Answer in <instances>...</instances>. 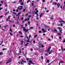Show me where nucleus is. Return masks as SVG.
Masks as SVG:
<instances>
[{"label":"nucleus","mask_w":65,"mask_h":65,"mask_svg":"<svg viewBox=\"0 0 65 65\" xmlns=\"http://www.w3.org/2000/svg\"><path fill=\"white\" fill-rule=\"evenodd\" d=\"M22 7H23V6H20L18 7V9H19V10H22V9H23Z\"/></svg>","instance_id":"obj_1"},{"label":"nucleus","mask_w":65,"mask_h":65,"mask_svg":"<svg viewBox=\"0 0 65 65\" xmlns=\"http://www.w3.org/2000/svg\"><path fill=\"white\" fill-rule=\"evenodd\" d=\"M8 60V61H7L6 62V64H8V63H9V62H11V61H12V60H11V58H10Z\"/></svg>","instance_id":"obj_2"},{"label":"nucleus","mask_w":65,"mask_h":65,"mask_svg":"<svg viewBox=\"0 0 65 65\" xmlns=\"http://www.w3.org/2000/svg\"><path fill=\"white\" fill-rule=\"evenodd\" d=\"M51 46H50L48 48V49L47 50V53L49 52L50 51V50H51Z\"/></svg>","instance_id":"obj_3"},{"label":"nucleus","mask_w":65,"mask_h":65,"mask_svg":"<svg viewBox=\"0 0 65 65\" xmlns=\"http://www.w3.org/2000/svg\"><path fill=\"white\" fill-rule=\"evenodd\" d=\"M23 30L24 31H25V32H27L28 31L29 29H27L26 30V28H24V29H23Z\"/></svg>","instance_id":"obj_4"},{"label":"nucleus","mask_w":65,"mask_h":65,"mask_svg":"<svg viewBox=\"0 0 65 65\" xmlns=\"http://www.w3.org/2000/svg\"><path fill=\"white\" fill-rule=\"evenodd\" d=\"M57 8H59V7L60 6V4L58 3L57 4Z\"/></svg>","instance_id":"obj_5"},{"label":"nucleus","mask_w":65,"mask_h":65,"mask_svg":"<svg viewBox=\"0 0 65 65\" xmlns=\"http://www.w3.org/2000/svg\"><path fill=\"white\" fill-rule=\"evenodd\" d=\"M20 4L21 5H22V6H24V3L23 2H21V3H20Z\"/></svg>","instance_id":"obj_6"},{"label":"nucleus","mask_w":65,"mask_h":65,"mask_svg":"<svg viewBox=\"0 0 65 65\" xmlns=\"http://www.w3.org/2000/svg\"><path fill=\"white\" fill-rule=\"evenodd\" d=\"M28 44H29V43H27L26 44H25V46H27L28 45Z\"/></svg>","instance_id":"obj_7"},{"label":"nucleus","mask_w":65,"mask_h":65,"mask_svg":"<svg viewBox=\"0 0 65 65\" xmlns=\"http://www.w3.org/2000/svg\"><path fill=\"white\" fill-rule=\"evenodd\" d=\"M59 62L60 63H64V61H60Z\"/></svg>","instance_id":"obj_8"},{"label":"nucleus","mask_w":65,"mask_h":65,"mask_svg":"<svg viewBox=\"0 0 65 65\" xmlns=\"http://www.w3.org/2000/svg\"><path fill=\"white\" fill-rule=\"evenodd\" d=\"M21 42H22V44H21L22 45H23V42H24V41L23 42V41H21Z\"/></svg>","instance_id":"obj_9"},{"label":"nucleus","mask_w":65,"mask_h":65,"mask_svg":"<svg viewBox=\"0 0 65 65\" xmlns=\"http://www.w3.org/2000/svg\"><path fill=\"white\" fill-rule=\"evenodd\" d=\"M43 15V14L42 13L40 15V18H41V16Z\"/></svg>","instance_id":"obj_10"},{"label":"nucleus","mask_w":65,"mask_h":65,"mask_svg":"<svg viewBox=\"0 0 65 65\" xmlns=\"http://www.w3.org/2000/svg\"><path fill=\"white\" fill-rule=\"evenodd\" d=\"M10 35H11V36H12V33L11 32L10 33Z\"/></svg>","instance_id":"obj_11"},{"label":"nucleus","mask_w":65,"mask_h":65,"mask_svg":"<svg viewBox=\"0 0 65 65\" xmlns=\"http://www.w3.org/2000/svg\"><path fill=\"white\" fill-rule=\"evenodd\" d=\"M60 19V20H61V21H62V22H63V23H65V22L63 20H62V19Z\"/></svg>","instance_id":"obj_12"},{"label":"nucleus","mask_w":65,"mask_h":65,"mask_svg":"<svg viewBox=\"0 0 65 65\" xmlns=\"http://www.w3.org/2000/svg\"><path fill=\"white\" fill-rule=\"evenodd\" d=\"M9 30L10 31V32H12V29H11V28H10Z\"/></svg>","instance_id":"obj_13"},{"label":"nucleus","mask_w":65,"mask_h":65,"mask_svg":"<svg viewBox=\"0 0 65 65\" xmlns=\"http://www.w3.org/2000/svg\"><path fill=\"white\" fill-rule=\"evenodd\" d=\"M54 31H55V32H58V31L56 29H54Z\"/></svg>","instance_id":"obj_14"},{"label":"nucleus","mask_w":65,"mask_h":65,"mask_svg":"<svg viewBox=\"0 0 65 65\" xmlns=\"http://www.w3.org/2000/svg\"><path fill=\"white\" fill-rule=\"evenodd\" d=\"M3 54V52H0V55H2Z\"/></svg>","instance_id":"obj_15"},{"label":"nucleus","mask_w":65,"mask_h":65,"mask_svg":"<svg viewBox=\"0 0 65 65\" xmlns=\"http://www.w3.org/2000/svg\"><path fill=\"white\" fill-rule=\"evenodd\" d=\"M50 19H51V20H53L54 19V18H53L52 17H50Z\"/></svg>","instance_id":"obj_16"},{"label":"nucleus","mask_w":65,"mask_h":65,"mask_svg":"<svg viewBox=\"0 0 65 65\" xmlns=\"http://www.w3.org/2000/svg\"><path fill=\"white\" fill-rule=\"evenodd\" d=\"M21 20H22V21H23V19H24V17H21Z\"/></svg>","instance_id":"obj_17"},{"label":"nucleus","mask_w":65,"mask_h":65,"mask_svg":"<svg viewBox=\"0 0 65 65\" xmlns=\"http://www.w3.org/2000/svg\"><path fill=\"white\" fill-rule=\"evenodd\" d=\"M42 1L43 3L45 2V0H42Z\"/></svg>","instance_id":"obj_18"},{"label":"nucleus","mask_w":65,"mask_h":65,"mask_svg":"<svg viewBox=\"0 0 65 65\" xmlns=\"http://www.w3.org/2000/svg\"><path fill=\"white\" fill-rule=\"evenodd\" d=\"M19 33H20V34H22V33L21 31H20L19 32Z\"/></svg>","instance_id":"obj_19"},{"label":"nucleus","mask_w":65,"mask_h":65,"mask_svg":"<svg viewBox=\"0 0 65 65\" xmlns=\"http://www.w3.org/2000/svg\"><path fill=\"white\" fill-rule=\"evenodd\" d=\"M19 53H22V52H21V49H20L19 50Z\"/></svg>","instance_id":"obj_20"},{"label":"nucleus","mask_w":65,"mask_h":65,"mask_svg":"<svg viewBox=\"0 0 65 65\" xmlns=\"http://www.w3.org/2000/svg\"><path fill=\"white\" fill-rule=\"evenodd\" d=\"M57 29H58L59 30H60V29H61V27H57Z\"/></svg>","instance_id":"obj_21"},{"label":"nucleus","mask_w":65,"mask_h":65,"mask_svg":"<svg viewBox=\"0 0 65 65\" xmlns=\"http://www.w3.org/2000/svg\"><path fill=\"white\" fill-rule=\"evenodd\" d=\"M57 3H56V2H55V3H54L55 5H57Z\"/></svg>","instance_id":"obj_22"},{"label":"nucleus","mask_w":65,"mask_h":65,"mask_svg":"<svg viewBox=\"0 0 65 65\" xmlns=\"http://www.w3.org/2000/svg\"><path fill=\"white\" fill-rule=\"evenodd\" d=\"M17 2V1H16L12 2V3H15Z\"/></svg>","instance_id":"obj_23"},{"label":"nucleus","mask_w":65,"mask_h":65,"mask_svg":"<svg viewBox=\"0 0 65 65\" xmlns=\"http://www.w3.org/2000/svg\"><path fill=\"white\" fill-rule=\"evenodd\" d=\"M49 61H50V60H47V63H48V62H49Z\"/></svg>","instance_id":"obj_24"},{"label":"nucleus","mask_w":65,"mask_h":65,"mask_svg":"<svg viewBox=\"0 0 65 65\" xmlns=\"http://www.w3.org/2000/svg\"><path fill=\"white\" fill-rule=\"evenodd\" d=\"M41 58L42 60H43V56H41Z\"/></svg>","instance_id":"obj_25"},{"label":"nucleus","mask_w":65,"mask_h":65,"mask_svg":"<svg viewBox=\"0 0 65 65\" xmlns=\"http://www.w3.org/2000/svg\"><path fill=\"white\" fill-rule=\"evenodd\" d=\"M41 47H44V46H43V45H41Z\"/></svg>","instance_id":"obj_26"},{"label":"nucleus","mask_w":65,"mask_h":65,"mask_svg":"<svg viewBox=\"0 0 65 65\" xmlns=\"http://www.w3.org/2000/svg\"><path fill=\"white\" fill-rule=\"evenodd\" d=\"M30 0H28V1H27V3H29V2H30Z\"/></svg>","instance_id":"obj_27"},{"label":"nucleus","mask_w":65,"mask_h":65,"mask_svg":"<svg viewBox=\"0 0 65 65\" xmlns=\"http://www.w3.org/2000/svg\"><path fill=\"white\" fill-rule=\"evenodd\" d=\"M44 26L45 27H47V26L46 25H44Z\"/></svg>","instance_id":"obj_28"},{"label":"nucleus","mask_w":65,"mask_h":65,"mask_svg":"<svg viewBox=\"0 0 65 65\" xmlns=\"http://www.w3.org/2000/svg\"><path fill=\"white\" fill-rule=\"evenodd\" d=\"M23 12H26V9H24L23 10Z\"/></svg>","instance_id":"obj_29"},{"label":"nucleus","mask_w":65,"mask_h":65,"mask_svg":"<svg viewBox=\"0 0 65 65\" xmlns=\"http://www.w3.org/2000/svg\"><path fill=\"white\" fill-rule=\"evenodd\" d=\"M20 62L21 63V64H22V65H23V62H22L21 60H20Z\"/></svg>","instance_id":"obj_30"},{"label":"nucleus","mask_w":65,"mask_h":65,"mask_svg":"<svg viewBox=\"0 0 65 65\" xmlns=\"http://www.w3.org/2000/svg\"><path fill=\"white\" fill-rule=\"evenodd\" d=\"M26 38H27L28 40H30V39H29V38H28V36H26Z\"/></svg>","instance_id":"obj_31"},{"label":"nucleus","mask_w":65,"mask_h":65,"mask_svg":"<svg viewBox=\"0 0 65 65\" xmlns=\"http://www.w3.org/2000/svg\"><path fill=\"white\" fill-rule=\"evenodd\" d=\"M42 31H44V29L43 28L42 29Z\"/></svg>","instance_id":"obj_32"},{"label":"nucleus","mask_w":65,"mask_h":65,"mask_svg":"<svg viewBox=\"0 0 65 65\" xmlns=\"http://www.w3.org/2000/svg\"><path fill=\"white\" fill-rule=\"evenodd\" d=\"M62 30H60L59 31H60V32H61V33H62Z\"/></svg>","instance_id":"obj_33"},{"label":"nucleus","mask_w":65,"mask_h":65,"mask_svg":"<svg viewBox=\"0 0 65 65\" xmlns=\"http://www.w3.org/2000/svg\"><path fill=\"white\" fill-rule=\"evenodd\" d=\"M10 16H9L8 17V18L7 19H9V18H10Z\"/></svg>","instance_id":"obj_34"},{"label":"nucleus","mask_w":65,"mask_h":65,"mask_svg":"<svg viewBox=\"0 0 65 65\" xmlns=\"http://www.w3.org/2000/svg\"><path fill=\"white\" fill-rule=\"evenodd\" d=\"M21 60L23 62H24V60L22 59H21Z\"/></svg>","instance_id":"obj_35"},{"label":"nucleus","mask_w":65,"mask_h":65,"mask_svg":"<svg viewBox=\"0 0 65 65\" xmlns=\"http://www.w3.org/2000/svg\"><path fill=\"white\" fill-rule=\"evenodd\" d=\"M39 33H41V31H39Z\"/></svg>","instance_id":"obj_36"},{"label":"nucleus","mask_w":65,"mask_h":65,"mask_svg":"<svg viewBox=\"0 0 65 65\" xmlns=\"http://www.w3.org/2000/svg\"><path fill=\"white\" fill-rule=\"evenodd\" d=\"M31 64H36V63H34L32 62H31Z\"/></svg>","instance_id":"obj_37"},{"label":"nucleus","mask_w":65,"mask_h":65,"mask_svg":"<svg viewBox=\"0 0 65 65\" xmlns=\"http://www.w3.org/2000/svg\"><path fill=\"white\" fill-rule=\"evenodd\" d=\"M19 1L20 2H22V0H21L20 1Z\"/></svg>","instance_id":"obj_38"},{"label":"nucleus","mask_w":65,"mask_h":65,"mask_svg":"<svg viewBox=\"0 0 65 65\" xmlns=\"http://www.w3.org/2000/svg\"><path fill=\"white\" fill-rule=\"evenodd\" d=\"M49 54L50 55V54H51V51H50L49 53Z\"/></svg>","instance_id":"obj_39"},{"label":"nucleus","mask_w":65,"mask_h":65,"mask_svg":"<svg viewBox=\"0 0 65 65\" xmlns=\"http://www.w3.org/2000/svg\"><path fill=\"white\" fill-rule=\"evenodd\" d=\"M19 11V10H18L17 9H16V11L17 12H18Z\"/></svg>","instance_id":"obj_40"},{"label":"nucleus","mask_w":65,"mask_h":65,"mask_svg":"<svg viewBox=\"0 0 65 65\" xmlns=\"http://www.w3.org/2000/svg\"><path fill=\"white\" fill-rule=\"evenodd\" d=\"M3 8H2V7H1L0 8V10H1V9H3Z\"/></svg>","instance_id":"obj_41"},{"label":"nucleus","mask_w":65,"mask_h":65,"mask_svg":"<svg viewBox=\"0 0 65 65\" xmlns=\"http://www.w3.org/2000/svg\"><path fill=\"white\" fill-rule=\"evenodd\" d=\"M61 50H62V51H63V47H62V46L61 47Z\"/></svg>","instance_id":"obj_42"},{"label":"nucleus","mask_w":65,"mask_h":65,"mask_svg":"<svg viewBox=\"0 0 65 65\" xmlns=\"http://www.w3.org/2000/svg\"><path fill=\"white\" fill-rule=\"evenodd\" d=\"M37 35H36L35 36H34V37H37Z\"/></svg>","instance_id":"obj_43"},{"label":"nucleus","mask_w":65,"mask_h":65,"mask_svg":"<svg viewBox=\"0 0 65 65\" xmlns=\"http://www.w3.org/2000/svg\"><path fill=\"white\" fill-rule=\"evenodd\" d=\"M1 2L2 3V4H3V1H1Z\"/></svg>","instance_id":"obj_44"},{"label":"nucleus","mask_w":65,"mask_h":65,"mask_svg":"<svg viewBox=\"0 0 65 65\" xmlns=\"http://www.w3.org/2000/svg\"><path fill=\"white\" fill-rule=\"evenodd\" d=\"M10 22H11V23H12V22H13V20H11L10 21Z\"/></svg>","instance_id":"obj_45"},{"label":"nucleus","mask_w":65,"mask_h":65,"mask_svg":"<svg viewBox=\"0 0 65 65\" xmlns=\"http://www.w3.org/2000/svg\"><path fill=\"white\" fill-rule=\"evenodd\" d=\"M13 12H15V9H14L13 10Z\"/></svg>","instance_id":"obj_46"},{"label":"nucleus","mask_w":65,"mask_h":65,"mask_svg":"<svg viewBox=\"0 0 65 65\" xmlns=\"http://www.w3.org/2000/svg\"><path fill=\"white\" fill-rule=\"evenodd\" d=\"M58 35H59V36H61L60 34H59V33H58Z\"/></svg>","instance_id":"obj_47"},{"label":"nucleus","mask_w":65,"mask_h":65,"mask_svg":"<svg viewBox=\"0 0 65 65\" xmlns=\"http://www.w3.org/2000/svg\"><path fill=\"white\" fill-rule=\"evenodd\" d=\"M30 29H32L33 28V27H31L30 28Z\"/></svg>","instance_id":"obj_48"},{"label":"nucleus","mask_w":65,"mask_h":65,"mask_svg":"<svg viewBox=\"0 0 65 65\" xmlns=\"http://www.w3.org/2000/svg\"><path fill=\"white\" fill-rule=\"evenodd\" d=\"M17 24H20V22H19L18 21V22L17 23Z\"/></svg>","instance_id":"obj_49"},{"label":"nucleus","mask_w":65,"mask_h":65,"mask_svg":"<svg viewBox=\"0 0 65 65\" xmlns=\"http://www.w3.org/2000/svg\"><path fill=\"white\" fill-rule=\"evenodd\" d=\"M49 11V10H47L46 11V12H48Z\"/></svg>","instance_id":"obj_50"},{"label":"nucleus","mask_w":65,"mask_h":65,"mask_svg":"<svg viewBox=\"0 0 65 65\" xmlns=\"http://www.w3.org/2000/svg\"><path fill=\"white\" fill-rule=\"evenodd\" d=\"M61 24V26H63V24L62 23H60Z\"/></svg>","instance_id":"obj_51"},{"label":"nucleus","mask_w":65,"mask_h":65,"mask_svg":"<svg viewBox=\"0 0 65 65\" xmlns=\"http://www.w3.org/2000/svg\"><path fill=\"white\" fill-rule=\"evenodd\" d=\"M45 55L46 56H47L48 55V54L47 53H46Z\"/></svg>","instance_id":"obj_52"},{"label":"nucleus","mask_w":65,"mask_h":65,"mask_svg":"<svg viewBox=\"0 0 65 65\" xmlns=\"http://www.w3.org/2000/svg\"><path fill=\"white\" fill-rule=\"evenodd\" d=\"M3 17V15H2L0 17V18H2Z\"/></svg>","instance_id":"obj_53"},{"label":"nucleus","mask_w":65,"mask_h":65,"mask_svg":"<svg viewBox=\"0 0 65 65\" xmlns=\"http://www.w3.org/2000/svg\"><path fill=\"white\" fill-rule=\"evenodd\" d=\"M20 37H21L22 38H23V36H20Z\"/></svg>","instance_id":"obj_54"},{"label":"nucleus","mask_w":65,"mask_h":65,"mask_svg":"<svg viewBox=\"0 0 65 65\" xmlns=\"http://www.w3.org/2000/svg\"><path fill=\"white\" fill-rule=\"evenodd\" d=\"M27 26V23H26L25 25V27H26Z\"/></svg>","instance_id":"obj_55"},{"label":"nucleus","mask_w":65,"mask_h":65,"mask_svg":"<svg viewBox=\"0 0 65 65\" xmlns=\"http://www.w3.org/2000/svg\"><path fill=\"white\" fill-rule=\"evenodd\" d=\"M32 17L31 15H29L28 16V17H29V18H30V17Z\"/></svg>","instance_id":"obj_56"},{"label":"nucleus","mask_w":65,"mask_h":65,"mask_svg":"<svg viewBox=\"0 0 65 65\" xmlns=\"http://www.w3.org/2000/svg\"><path fill=\"white\" fill-rule=\"evenodd\" d=\"M31 62H29V65H31Z\"/></svg>","instance_id":"obj_57"},{"label":"nucleus","mask_w":65,"mask_h":65,"mask_svg":"<svg viewBox=\"0 0 65 65\" xmlns=\"http://www.w3.org/2000/svg\"><path fill=\"white\" fill-rule=\"evenodd\" d=\"M33 42L34 43H35V40H34Z\"/></svg>","instance_id":"obj_58"},{"label":"nucleus","mask_w":65,"mask_h":65,"mask_svg":"<svg viewBox=\"0 0 65 65\" xmlns=\"http://www.w3.org/2000/svg\"><path fill=\"white\" fill-rule=\"evenodd\" d=\"M18 63L19 64H21V63L20 62V61H19Z\"/></svg>","instance_id":"obj_59"},{"label":"nucleus","mask_w":65,"mask_h":65,"mask_svg":"<svg viewBox=\"0 0 65 65\" xmlns=\"http://www.w3.org/2000/svg\"><path fill=\"white\" fill-rule=\"evenodd\" d=\"M31 5H32V6H33V5H34V3L31 4Z\"/></svg>","instance_id":"obj_60"},{"label":"nucleus","mask_w":65,"mask_h":65,"mask_svg":"<svg viewBox=\"0 0 65 65\" xmlns=\"http://www.w3.org/2000/svg\"><path fill=\"white\" fill-rule=\"evenodd\" d=\"M30 21H28V24L29 25H30Z\"/></svg>","instance_id":"obj_61"},{"label":"nucleus","mask_w":65,"mask_h":65,"mask_svg":"<svg viewBox=\"0 0 65 65\" xmlns=\"http://www.w3.org/2000/svg\"><path fill=\"white\" fill-rule=\"evenodd\" d=\"M35 13L36 14H38L36 12H35Z\"/></svg>","instance_id":"obj_62"},{"label":"nucleus","mask_w":65,"mask_h":65,"mask_svg":"<svg viewBox=\"0 0 65 65\" xmlns=\"http://www.w3.org/2000/svg\"><path fill=\"white\" fill-rule=\"evenodd\" d=\"M30 50L31 51H33V49H30Z\"/></svg>","instance_id":"obj_63"},{"label":"nucleus","mask_w":65,"mask_h":65,"mask_svg":"<svg viewBox=\"0 0 65 65\" xmlns=\"http://www.w3.org/2000/svg\"><path fill=\"white\" fill-rule=\"evenodd\" d=\"M27 21V19H26L25 20V21Z\"/></svg>","instance_id":"obj_64"}]
</instances>
